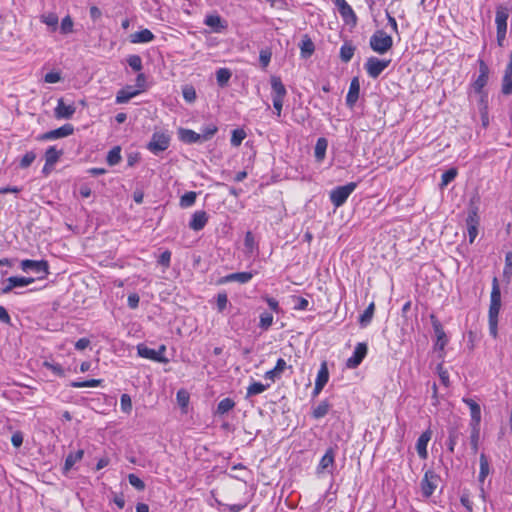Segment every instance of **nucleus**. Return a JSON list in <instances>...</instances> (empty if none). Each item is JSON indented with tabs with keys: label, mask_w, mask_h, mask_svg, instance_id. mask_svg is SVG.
Masks as SVG:
<instances>
[{
	"label": "nucleus",
	"mask_w": 512,
	"mask_h": 512,
	"mask_svg": "<svg viewBox=\"0 0 512 512\" xmlns=\"http://www.w3.org/2000/svg\"><path fill=\"white\" fill-rule=\"evenodd\" d=\"M208 219L209 217L206 211H195L192 214L191 220L189 222V228L193 231H200L206 226Z\"/></svg>",
	"instance_id": "19"
},
{
	"label": "nucleus",
	"mask_w": 512,
	"mask_h": 512,
	"mask_svg": "<svg viewBox=\"0 0 512 512\" xmlns=\"http://www.w3.org/2000/svg\"><path fill=\"white\" fill-rule=\"evenodd\" d=\"M60 30L62 34H69L73 31V21L70 16H66L62 19Z\"/></svg>",
	"instance_id": "58"
},
{
	"label": "nucleus",
	"mask_w": 512,
	"mask_h": 512,
	"mask_svg": "<svg viewBox=\"0 0 512 512\" xmlns=\"http://www.w3.org/2000/svg\"><path fill=\"white\" fill-rule=\"evenodd\" d=\"M120 406H121V410L124 413L129 414L131 412V410H132V401H131V397L128 394H122L121 395Z\"/></svg>",
	"instance_id": "55"
},
{
	"label": "nucleus",
	"mask_w": 512,
	"mask_h": 512,
	"mask_svg": "<svg viewBox=\"0 0 512 512\" xmlns=\"http://www.w3.org/2000/svg\"><path fill=\"white\" fill-rule=\"evenodd\" d=\"M84 456V451L79 449L76 452L67 455L64 463V473H67L72 467L79 462Z\"/></svg>",
	"instance_id": "32"
},
{
	"label": "nucleus",
	"mask_w": 512,
	"mask_h": 512,
	"mask_svg": "<svg viewBox=\"0 0 512 512\" xmlns=\"http://www.w3.org/2000/svg\"><path fill=\"white\" fill-rule=\"evenodd\" d=\"M140 92L137 89H134L132 86H126L125 88L119 90L116 95V103L123 104L127 103L130 99L138 95Z\"/></svg>",
	"instance_id": "26"
},
{
	"label": "nucleus",
	"mask_w": 512,
	"mask_h": 512,
	"mask_svg": "<svg viewBox=\"0 0 512 512\" xmlns=\"http://www.w3.org/2000/svg\"><path fill=\"white\" fill-rule=\"evenodd\" d=\"M458 435H459V432L456 430V429H451L449 431V437H448V449L450 452H453L454 451V447L457 443V440H458Z\"/></svg>",
	"instance_id": "59"
},
{
	"label": "nucleus",
	"mask_w": 512,
	"mask_h": 512,
	"mask_svg": "<svg viewBox=\"0 0 512 512\" xmlns=\"http://www.w3.org/2000/svg\"><path fill=\"white\" fill-rule=\"evenodd\" d=\"M231 71L228 68H220L216 71V80L220 87H225L230 78H231Z\"/></svg>",
	"instance_id": "37"
},
{
	"label": "nucleus",
	"mask_w": 512,
	"mask_h": 512,
	"mask_svg": "<svg viewBox=\"0 0 512 512\" xmlns=\"http://www.w3.org/2000/svg\"><path fill=\"white\" fill-rule=\"evenodd\" d=\"M101 383V379H91L86 381H73L70 383V386L73 388L98 387Z\"/></svg>",
	"instance_id": "46"
},
{
	"label": "nucleus",
	"mask_w": 512,
	"mask_h": 512,
	"mask_svg": "<svg viewBox=\"0 0 512 512\" xmlns=\"http://www.w3.org/2000/svg\"><path fill=\"white\" fill-rule=\"evenodd\" d=\"M501 308V291L498 280L495 277L492 282L490 306L488 311L489 333L493 338L498 336V316Z\"/></svg>",
	"instance_id": "1"
},
{
	"label": "nucleus",
	"mask_w": 512,
	"mask_h": 512,
	"mask_svg": "<svg viewBox=\"0 0 512 512\" xmlns=\"http://www.w3.org/2000/svg\"><path fill=\"white\" fill-rule=\"evenodd\" d=\"M228 304V297L226 293H219L217 295V308L219 312L225 310Z\"/></svg>",
	"instance_id": "61"
},
{
	"label": "nucleus",
	"mask_w": 512,
	"mask_h": 512,
	"mask_svg": "<svg viewBox=\"0 0 512 512\" xmlns=\"http://www.w3.org/2000/svg\"><path fill=\"white\" fill-rule=\"evenodd\" d=\"M480 218L478 215V208L476 206L471 207L466 218L467 231L469 236V242L473 243L478 235V226Z\"/></svg>",
	"instance_id": "11"
},
{
	"label": "nucleus",
	"mask_w": 512,
	"mask_h": 512,
	"mask_svg": "<svg viewBox=\"0 0 512 512\" xmlns=\"http://www.w3.org/2000/svg\"><path fill=\"white\" fill-rule=\"evenodd\" d=\"M470 445L474 453L478 451V443L480 438V426H471Z\"/></svg>",
	"instance_id": "48"
},
{
	"label": "nucleus",
	"mask_w": 512,
	"mask_h": 512,
	"mask_svg": "<svg viewBox=\"0 0 512 512\" xmlns=\"http://www.w3.org/2000/svg\"><path fill=\"white\" fill-rule=\"evenodd\" d=\"M269 385H264L260 382H253L247 388V396H254L263 393Z\"/></svg>",
	"instance_id": "47"
},
{
	"label": "nucleus",
	"mask_w": 512,
	"mask_h": 512,
	"mask_svg": "<svg viewBox=\"0 0 512 512\" xmlns=\"http://www.w3.org/2000/svg\"><path fill=\"white\" fill-rule=\"evenodd\" d=\"M171 261V252L166 250L158 258V263L164 267H169Z\"/></svg>",
	"instance_id": "64"
},
{
	"label": "nucleus",
	"mask_w": 512,
	"mask_h": 512,
	"mask_svg": "<svg viewBox=\"0 0 512 512\" xmlns=\"http://www.w3.org/2000/svg\"><path fill=\"white\" fill-rule=\"evenodd\" d=\"M47 369L51 370L55 375L59 377L65 376L63 367L58 363L45 361L43 364Z\"/></svg>",
	"instance_id": "56"
},
{
	"label": "nucleus",
	"mask_w": 512,
	"mask_h": 512,
	"mask_svg": "<svg viewBox=\"0 0 512 512\" xmlns=\"http://www.w3.org/2000/svg\"><path fill=\"white\" fill-rule=\"evenodd\" d=\"M390 60H380L377 57H370L365 63L367 74L376 79L389 66Z\"/></svg>",
	"instance_id": "10"
},
{
	"label": "nucleus",
	"mask_w": 512,
	"mask_h": 512,
	"mask_svg": "<svg viewBox=\"0 0 512 512\" xmlns=\"http://www.w3.org/2000/svg\"><path fill=\"white\" fill-rule=\"evenodd\" d=\"M40 20L42 23L51 27L52 30H56L58 26V16L55 13H46L40 16Z\"/></svg>",
	"instance_id": "45"
},
{
	"label": "nucleus",
	"mask_w": 512,
	"mask_h": 512,
	"mask_svg": "<svg viewBox=\"0 0 512 512\" xmlns=\"http://www.w3.org/2000/svg\"><path fill=\"white\" fill-rule=\"evenodd\" d=\"M18 287H25L23 277L11 276L6 279L5 286L1 289V293L8 294Z\"/></svg>",
	"instance_id": "29"
},
{
	"label": "nucleus",
	"mask_w": 512,
	"mask_h": 512,
	"mask_svg": "<svg viewBox=\"0 0 512 512\" xmlns=\"http://www.w3.org/2000/svg\"><path fill=\"white\" fill-rule=\"evenodd\" d=\"M457 176V170L455 168H450L445 171L441 176V187L447 186L450 182H452Z\"/></svg>",
	"instance_id": "52"
},
{
	"label": "nucleus",
	"mask_w": 512,
	"mask_h": 512,
	"mask_svg": "<svg viewBox=\"0 0 512 512\" xmlns=\"http://www.w3.org/2000/svg\"><path fill=\"white\" fill-rule=\"evenodd\" d=\"M20 268L24 272L31 271V272L39 275L38 279H44L49 274V264L46 260L37 261V260L25 259V260L21 261Z\"/></svg>",
	"instance_id": "5"
},
{
	"label": "nucleus",
	"mask_w": 512,
	"mask_h": 512,
	"mask_svg": "<svg viewBox=\"0 0 512 512\" xmlns=\"http://www.w3.org/2000/svg\"><path fill=\"white\" fill-rule=\"evenodd\" d=\"M61 155V150H57L55 146H50L45 152L46 166H53L58 162Z\"/></svg>",
	"instance_id": "33"
},
{
	"label": "nucleus",
	"mask_w": 512,
	"mask_h": 512,
	"mask_svg": "<svg viewBox=\"0 0 512 512\" xmlns=\"http://www.w3.org/2000/svg\"><path fill=\"white\" fill-rule=\"evenodd\" d=\"M127 63L134 71L137 72L143 67L142 59L139 55H130L127 59Z\"/></svg>",
	"instance_id": "54"
},
{
	"label": "nucleus",
	"mask_w": 512,
	"mask_h": 512,
	"mask_svg": "<svg viewBox=\"0 0 512 512\" xmlns=\"http://www.w3.org/2000/svg\"><path fill=\"white\" fill-rule=\"evenodd\" d=\"M338 12L345 24L350 25L351 27H355L357 25L358 18L349 4L338 10Z\"/></svg>",
	"instance_id": "27"
},
{
	"label": "nucleus",
	"mask_w": 512,
	"mask_h": 512,
	"mask_svg": "<svg viewBox=\"0 0 512 512\" xmlns=\"http://www.w3.org/2000/svg\"><path fill=\"white\" fill-rule=\"evenodd\" d=\"M218 131V128L214 124H209L208 126L204 127L200 134L203 142H206L210 140Z\"/></svg>",
	"instance_id": "50"
},
{
	"label": "nucleus",
	"mask_w": 512,
	"mask_h": 512,
	"mask_svg": "<svg viewBox=\"0 0 512 512\" xmlns=\"http://www.w3.org/2000/svg\"><path fill=\"white\" fill-rule=\"evenodd\" d=\"M270 83H271V88H272V100L273 99L284 100V98L287 94V91H286V88H285L284 84L282 83L280 77L272 76L270 79Z\"/></svg>",
	"instance_id": "22"
},
{
	"label": "nucleus",
	"mask_w": 512,
	"mask_h": 512,
	"mask_svg": "<svg viewBox=\"0 0 512 512\" xmlns=\"http://www.w3.org/2000/svg\"><path fill=\"white\" fill-rule=\"evenodd\" d=\"M328 147V141L324 137L318 138L315 149H314V156L316 161L322 162L326 155V150Z\"/></svg>",
	"instance_id": "31"
},
{
	"label": "nucleus",
	"mask_w": 512,
	"mask_h": 512,
	"mask_svg": "<svg viewBox=\"0 0 512 512\" xmlns=\"http://www.w3.org/2000/svg\"><path fill=\"white\" fill-rule=\"evenodd\" d=\"M128 481L131 486H133L138 491H143L145 489V483L143 480H141L138 476L135 474H129L128 475Z\"/></svg>",
	"instance_id": "57"
},
{
	"label": "nucleus",
	"mask_w": 512,
	"mask_h": 512,
	"mask_svg": "<svg viewBox=\"0 0 512 512\" xmlns=\"http://www.w3.org/2000/svg\"><path fill=\"white\" fill-rule=\"evenodd\" d=\"M273 315L268 311H264L259 316V328L263 331H267L273 324Z\"/></svg>",
	"instance_id": "38"
},
{
	"label": "nucleus",
	"mask_w": 512,
	"mask_h": 512,
	"mask_svg": "<svg viewBox=\"0 0 512 512\" xmlns=\"http://www.w3.org/2000/svg\"><path fill=\"white\" fill-rule=\"evenodd\" d=\"M431 434H432L431 431L427 430V431L423 432L417 440L416 450H417L419 457L422 459H426L428 456L427 445L431 438Z\"/></svg>",
	"instance_id": "24"
},
{
	"label": "nucleus",
	"mask_w": 512,
	"mask_h": 512,
	"mask_svg": "<svg viewBox=\"0 0 512 512\" xmlns=\"http://www.w3.org/2000/svg\"><path fill=\"white\" fill-rule=\"evenodd\" d=\"M300 54L302 58H309L315 50V45L308 35L302 37L301 43L299 44Z\"/></svg>",
	"instance_id": "28"
},
{
	"label": "nucleus",
	"mask_w": 512,
	"mask_h": 512,
	"mask_svg": "<svg viewBox=\"0 0 512 512\" xmlns=\"http://www.w3.org/2000/svg\"><path fill=\"white\" fill-rule=\"evenodd\" d=\"M170 145V137L165 133L155 132L153 133L150 142L147 144V149L153 154H159L160 152L168 149Z\"/></svg>",
	"instance_id": "7"
},
{
	"label": "nucleus",
	"mask_w": 512,
	"mask_h": 512,
	"mask_svg": "<svg viewBox=\"0 0 512 512\" xmlns=\"http://www.w3.org/2000/svg\"><path fill=\"white\" fill-rule=\"evenodd\" d=\"M121 148L120 146L113 147L107 154L106 161L110 166H115L121 162Z\"/></svg>",
	"instance_id": "35"
},
{
	"label": "nucleus",
	"mask_w": 512,
	"mask_h": 512,
	"mask_svg": "<svg viewBox=\"0 0 512 512\" xmlns=\"http://www.w3.org/2000/svg\"><path fill=\"white\" fill-rule=\"evenodd\" d=\"M375 310L374 303H370L369 306L364 310V312L359 317V323L362 327H366L372 320L373 314Z\"/></svg>",
	"instance_id": "40"
},
{
	"label": "nucleus",
	"mask_w": 512,
	"mask_h": 512,
	"mask_svg": "<svg viewBox=\"0 0 512 512\" xmlns=\"http://www.w3.org/2000/svg\"><path fill=\"white\" fill-rule=\"evenodd\" d=\"M439 480V476L434 471L427 470L425 472L421 481V492L424 497L428 498L434 493L438 486Z\"/></svg>",
	"instance_id": "9"
},
{
	"label": "nucleus",
	"mask_w": 512,
	"mask_h": 512,
	"mask_svg": "<svg viewBox=\"0 0 512 512\" xmlns=\"http://www.w3.org/2000/svg\"><path fill=\"white\" fill-rule=\"evenodd\" d=\"M393 39L383 30H377L370 38L371 49L379 54H384L392 48Z\"/></svg>",
	"instance_id": "3"
},
{
	"label": "nucleus",
	"mask_w": 512,
	"mask_h": 512,
	"mask_svg": "<svg viewBox=\"0 0 512 512\" xmlns=\"http://www.w3.org/2000/svg\"><path fill=\"white\" fill-rule=\"evenodd\" d=\"M357 183L350 182L343 186H338L331 190L330 192V201L336 207L342 206L348 199V197L352 194V192L356 189Z\"/></svg>",
	"instance_id": "4"
},
{
	"label": "nucleus",
	"mask_w": 512,
	"mask_h": 512,
	"mask_svg": "<svg viewBox=\"0 0 512 512\" xmlns=\"http://www.w3.org/2000/svg\"><path fill=\"white\" fill-rule=\"evenodd\" d=\"M479 462H480V471H479L478 480L480 483H483L490 472L489 461L484 453H482L480 455Z\"/></svg>",
	"instance_id": "34"
},
{
	"label": "nucleus",
	"mask_w": 512,
	"mask_h": 512,
	"mask_svg": "<svg viewBox=\"0 0 512 512\" xmlns=\"http://www.w3.org/2000/svg\"><path fill=\"white\" fill-rule=\"evenodd\" d=\"M463 402L469 407L470 409V416H471V426H480L481 422V408L478 403H476L471 398H463Z\"/></svg>",
	"instance_id": "20"
},
{
	"label": "nucleus",
	"mask_w": 512,
	"mask_h": 512,
	"mask_svg": "<svg viewBox=\"0 0 512 512\" xmlns=\"http://www.w3.org/2000/svg\"><path fill=\"white\" fill-rule=\"evenodd\" d=\"M36 159V154L33 151L27 152L20 160L19 166L22 169L28 168Z\"/></svg>",
	"instance_id": "53"
},
{
	"label": "nucleus",
	"mask_w": 512,
	"mask_h": 512,
	"mask_svg": "<svg viewBox=\"0 0 512 512\" xmlns=\"http://www.w3.org/2000/svg\"><path fill=\"white\" fill-rule=\"evenodd\" d=\"M76 107L73 103L66 104L63 98L58 99L57 106L54 109V115L57 119H70L74 115Z\"/></svg>",
	"instance_id": "16"
},
{
	"label": "nucleus",
	"mask_w": 512,
	"mask_h": 512,
	"mask_svg": "<svg viewBox=\"0 0 512 512\" xmlns=\"http://www.w3.org/2000/svg\"><path fill=\"white\" fill-rule=\"evenodd\" d=\"M328 380H329V371H328L327 363L323 362L318 371L315 383L325 386L327 384Z\"/></svg>",
	"instance_id": "43"
},
{
	"label": "nucleus",
	"mask_w": 512,
	"mask_h": 512,
	"mask_svg": "<svg viewBox=\"0 0 512 512\" xmlns=\"http://www.w3.org/2000/svg\"><path fill=\"white\" fill-rule=\"evenodd\" d=\"M509 17V9L504 5H498L496 8L495 23L497 28V43L503 46L507 33V20Z\"/></svg>",
	"instance_id": "2"
},
{
	"label": "nucleus",
	"mask_w": 512,
	"mask_h": 512,
	"mask_svg": "<svg viewBox=\"0 0 512 512\" xmlns=\"http://www.w3.org/2000/svg\"><path fill=\"white\" fill-rule=\"evenodd\" d=\"M234 406L235 402L231 398H224L217 405V413L220 415L228 413Z\"/></svg>",
	"instance_id": "44"
},
{
	"label": "nucleus",
	"mask_w": 512,
	"mask_h": 512,
	"mask_svg": "<svg viewBox=\"0 0 512 512\" xmlns=\"http://www.w3.org/2000/svg\"><path fill=\"white\" fill-rule=\"evenodd\" d=\"M246 138V132L243 129H234L231 135V145L238 147L242 141Z\"/></svg>",
	"instance_id": "49"
},
{
	"label": "nucleus",
	"mask_w": 512,
	"mask_h": 512,
	"mask_svg": "<svg viewBox=\"0 0 512 512\" xmlns=\"http://www.w3.org/2000/svg\"><path fill=\"white\" fill-rule=\"evenodd\" d=\"M335 454L334 448L330 447L327 449L317 466V474L324 472L332 473L335 464Z\"/></svg>",
	"instance_id": "14"
},
{
	"label": "nucleus",
	"mask_w": 512,
	"mask_h": 512,
	"mask_svg": "<svg viewBox=\"0 0 512 512\" xmlns=\"http://www.w3.org/2000/svg\"><path fill=\"white\" fill-rule=\"evenodd\" d=\"M204 24L214 33H222L228 27V23L218 14H209L204 19Z\"/></svg>",
	"instance_id": "15"
},
{
	"label": "nucleus",
	"mask_w": 512,
	"mask_h": 512,
	"mask_svg": "<svg viewBox=\"0 0 512 512\" xmlns=\"http://www.w3.org/2000/svg\"><path fill=\"white\" fill-rule=\"evenodd\" d=\"M155 38L154 34L149 29H142L131 35L132 43H149Z\"/></svg>",
	"instance_id": "30"
},
{
	"label": "nucleus",
	"mask_w": 512,
	"mask_h": 512,
	"mask_svg": "<svg viewBox=\"0 0 512 512\" xmlns=\"http://www.w3.org/2000/svg\"><path fill=\"white\" fill-rule=\"evenodd\" d=\"M286 367V361L283 358H279L276 362L275 367L265 373V379H268L271 382H275L276 379H279L281 377Z\"/></svg>",
	"instance_id": "25"
},
{
	"label": "nucleus",
	"mask_w": 512,
	"mask_h": 512,
	"mask_svg": "<svg viewBox=\"0 0 512 512\" xmlns=\"http://www.w3.org/2000/svg\"><path fill=\"white\" fill-rule=\"evenodd\" d=\"M331 405L328 401L320 402L312 411V416L315 419L323 418L329 412Z\"/></svg>",
	"instance_id": "39"
},
{
	"label": "nucleus",
	"mask_w": 512,
	"mask_h": 512,
	"mask_svg": "<svg viewBox=\"0 0 512 512\" xmlns=\"http://www.w3.org/2000/svg\"><path fill=\"white\" fill-rule=\"evenodd\" d=\"M166 351L165 345H161L158 350L151 349L144 344L137 345V354L138 356L153 360L159 363H167L168 359L164 356Z\"/></svg>",
	"instance_id": "6"
},
{
	"label": "nucleus",
	"mask_w": 512,
	"mask_h": 512,
	"mask_svg": "<svg viewBox=\"0 0 512 512\" xmlns=\"http://www.w3.org/2000/svg\"><path fill=\"white\" fill-rule=\"evenodd\" d=\"M479 75L472 83V88L477 94H483L484 87L488 83L490 69L482 59H478Z\"/></svg>",
	"instance_id": "8"
},
{
	"label": "nucleus",
	"mask_w": 512,
	"mask_h": 512,
	"mask_svg": "<svg viewBox=\"0 0 512 512\" xmlns=\"http://www.w3.org/2000/svg\"><path fill=\"white\" fill-rule=\"evenodd\" d=\"M74 132V127L71 124H64L63 126L45 132L37 137V140L39 141H50V140H56L64 137H68L72 135Z\"/></svg>",
	"instance_id": "12"
},
{
	"label": "nucleus",
	"mask_w": 512,
	"mask_h": 512,
	"mask_svg": "<svg viewBox=\"0 0 512 512\" xmlns=\"http://www.w3.org/2000/svg\"><path fill=\"white\" fill-rule=\"evenodd\" d=\"M501 91L504 95L512 94V70L505 69Z\"/></svg>",
	"instance_id": "36"
},
{
	"label": "nucleus",
	"mask_w": 512,
	"mask_h": 512,
	"mask_svg": "<svg viewBox=\"0 0 512 512\" xmlns=\"http://www.w3.org/2000/svg\"><path fill=\"white\" fill-rule=\"evenodd\" d=\"M355 52V47L350 43H344L340 48V58L343 62H349Z\"/></svg>",
	"instance_id": "41"
},
{
	"label": "nucleus",
	"mask_w": 512,
	"mask_h": 512,
	"mask_svg": "<svg viewBox=\"0 0 512 512\" xmlns=\"http://www.w3.org/2000/svg\"><path fill=\"white\" fill-rule=\"evenodd\" d=\"M359 93H360V84H359L358 78L355 77L352 79L350 86H349L348 93L346 95V104L349 107H353L355 105V103L357 102V100L359 98Z\"/></svg>",
	"instance_id": "23"
},
{
	"label": "nucleus",
	"mask_w": 512,
	"mask_h": 512,
	"mask_svg": "<svg viewBox=\"0 0 512 512\" xmlns=\"http://www.w3.org/2000/svg\"><path fill=\"white\" fill-rule=\"evenodd\" d=\"M182 95H183V98L185 99V101H187L188 103H193L197 97L196 90L191 85H185L182 88Z\"/></svg>",
	"instance_id": "51"
},
{
	"label": "nucleus",
	"mask_w": 512,
	"mask_h": 512,
	"mask_svg": "<svg viewBox=\"0 0 512 512\" xmlns=\"http://www.w3.org/2000/svg\"><path fill=\"white\" fill-rule=\"evenodd\" d=\"M367 345L366 343H358L354 349V352L351 357H349L346 361V366L350 369H354L358 367L363 359L367 355Z\"/></svg>",
	"instance_id": "13"
},
{
	"label": "nucleus",
	"mask_w": 512,
	"mask_h": 512,
	"mask_svg": "<svg viewBox=\"0 0 512 512\" xmlns=\"http://www.w3.org/2000/svg\"><path fill=\"white\" fill-rule=\"evenodd\" d=\"M61 80V74L59 72H49L45 75L44 81L49 84L57 83Z\"/></svg>",
	"instance_id": "63"
},
{
	"label": "nucleus",
	"mask_w": 512,
	"mask_h": 512,
	"mask_svg": "<svg viewBox=\"0 0 512 512\" xmlns=\"http://www.w3.org/2000/svg\"><path fill=\"white\" fill-rule=\"evenodd\" d=\"M256 273L251 271L236 272L228 274L219 280V284H225L230 282H238L241 284L248 283L254 277Z\"/></svg>",
	"instance_id": "17"
},
{
	"label": "nucleus",
	"mask_w": 512,
	"mask_h": 512,
	"mask_svg": "<svg viewBox=\"0 0 512 512\" xmlns=\"http://www.w3.org/2000/svg\"><path fill=\"white\" fill-rule=\"evenodd\" d=\"M179 139L186 144L203 143L201 134L191 129L180 128L178 130Z\"/></svg>",
	"instance_id": "21"
},
{
	"label": "nucleus",
	"mask_w": 512,
	"mask_h": 512,
	"mask_svg": "<svg viewBox=\"0 0 512 512\" xmlns=\"http://www.w3.org/2000/svg\"><path fill=\"white\" fill-rule=\"evenodd\" d=\"M272 53L269 50H261L259 54V61L263 68L267 67L270 63Z\"/></svg>",
	"instance_id": "60"
},
{
	"label": "nucleus",
	"mask_w": 512,
	"mask_h": 512,
	"mask_svg": "<svg viewBox=\"0 0 512 512\" xmlns=\"http://www.w3.org/2000/svg\"><path fill=\"white\" fill-rule=\"evenodd\" d=\"M431 318H432L433 330H434V333L437 338L436 343H435V349L444 350V348L448 342L445 331H444L441 323L434 316H432Z\"/></svg>",
	"instance_id": "18"
},
{
	"label": "nucleus",
	"mask_w": 512,
	"mask_h": 512,
	"mask_svg": "<svg viewBox=\"0 0 512 512\" xmlns=\"http://www.w3.org/2000/svg\"><path fill=\"white\" fill-rule=\"evenodd\" d=\"M460 502L467 509L468 512L473 511V503L470 500L469 493L463 492L462 495L460 496Z\"/></svg>",
	"instance_id": "62"
},
{
	"label": "nucleus",
	"mask_w": 512,
	"mask_h": 512,
	"mask_svg": "<svg viewBox=\"0 0 512 512\" xmlns=\"http://www.w3.org/2000/svg\"><path fill=\"white\" fill-rule=\"evenodd\" d=\"M197 194L194 191H189L183 194L180 198L179 205L181 208H189L195 204Z\"/></svg>",
	"instance_id": "42"
}]
</instances>
